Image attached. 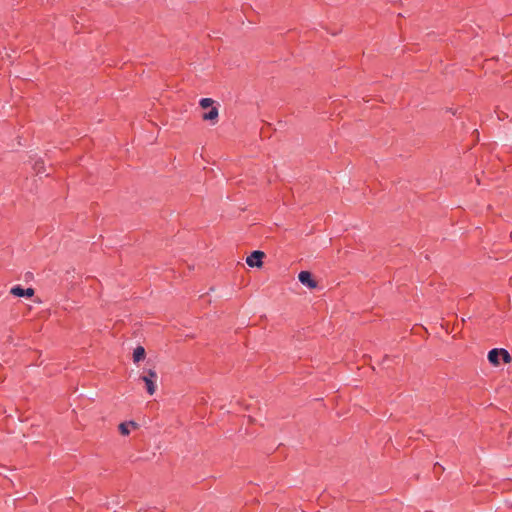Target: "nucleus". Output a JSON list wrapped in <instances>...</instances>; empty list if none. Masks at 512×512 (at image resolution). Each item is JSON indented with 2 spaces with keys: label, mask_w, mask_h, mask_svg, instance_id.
Returning a JSON list of instances; mask_svg holds the SVG:
<instances>
[{
  "label": "nucleus",
  "mask_w": 512,
  "mask_h": 512,
  "mask_svg": "<svg viewBox=\"0 0 512 512\" xmlns=\"http://www.w3.org/2000/svg\"><path fill=\"white\" fill-rule=\"evenodd\" d=\"M146 352L144 347L137 346L133 351V360L134 362H139L145 358Z\"/></svg>",
  "instance_id": "nucleus-7"
},
{
  "label": "nucleus",
  "mask_w": 512,
  "mask_h": 512,
  "mask_svg": "<svg viewBox=\"0 0 512 512\" xmlns=\"http://www.w3.org/2000/svg\"><path fill=\"white\" fill-rule=\"evenodd\" d=\"M129 426H132L133 428H136L137 427V424L134 422V421H130V422H123L119 425V431L122 435H129L130 433V430H129Z\"/></svg>",
  "instance_id": "nucleus-8"
},
{
  "label": "nucleus",
  "mask_w": 512,
  "mask_h": 512,
  "mask_svg": "<svg viewBox=\"0 0 512 512\" xmlns=\"http://www.w3.org/2000/svg\"><path fill=\"white\" fill-rule=\"evenodd\" d=\"M502 353V348H493L488 352V361L494 365L498 366L500 364V356Z\"/></svg>",
  "instance_id": "nucleus-5"
},
{
  "label": "nucleus",
  "mask_w": 512,
  "mask_h": 512,
  "mask_svg": "<svg viewBox=\"0 0 512 512\" xmlns=\"http://www.w3.org/2000/svg\"><path fill=\"white\" fill-rule=\"evenodd\" d=\"M200 106L204 109L212 106L213 100L211 98H202L199 102Z\"/></svg>",
  "instance_id": "nucleus-10"
},
{
  "label": "nucleus",
  "mask_w": 512,
  "mask_h": 512,
  "mask_svg": "<svg viewBox=\"0 0 512 512\" xmlns=\"http://www.w3.org/2000/svg\"><path fill=\"white\" fill-rule=\"evenodd\" d=\"M34 289L29 287V288H23L22 286L20 285H16L14 287L11 288L10 290V293L16 297H27V298H30L34 295Z\"/></svg>",
  "instance_id": "nucleus-4"
},
{
  "label": "nucleus",
  "mask_w": 512,
  "mask_h": 512,
  "mask_svg": "<svg viewBox=\"0 0 512 512\" xmlns=\"http://www.w3.org/2000/svg\"><path fill=\"white\" fill-rule=\"evenodd\" d=\"M44 168V163L43 161H36L35 164H34V170L37 172V173H41L42 170Z\"/></svg>",
  "instance_id": "nucleus-11"
},
{
  "label": "nucleus",
  "mask_w": 512,
  "mask_h": 512,
  "mask_svg": "<svg viewBox=\"0 0 512 512\" xmlns=\"http://www.w3.org/2000/svg\"><path fill=\"white\" fill-rule=\"evenodd\" d=\"M205 121L215 122L218 118V109L216 107H212L207 113H204L202 116Z\"/></svg>",
  "instance_id": "nucleus-6"
},
{
  "label": "nucleus",
  "mask_w": 512,
  "mask_h": 512,
  "mask_svg": "<svg viewBox=\"0 0 512 512\" xmlns=\"http://www.w3.org/2000/svg\"><path fill=\"white\" fill-rule=\"evenodd\" d=\"M140 379L145 383L147 393L153 395L156 392L157 372L153 369L145 370Z\"/></svg>",
  "instance_id": "nucleus-1"
},
{
  "label": "nucleus",
  "mask_w": 512,
  "mask_h": 512,
  "mask_svg": "<svg viewBox=\"0 0 512 512\" xmlns=\"http://www.w3.org/2000/svg\"><path fill=\"white\" fill-rule=\"evenodd\" d=\"M500 357L502 358V360H503V362H504L505 364H508V363H510V362L512 361L511 355H510V354H509V352H508L506 349H504V348H502V353H501V356H500Z\"/></svg>",
  "instance_id": "nucleus-9"
},
{
  "label": "nucleus",
  "mask_w": 512,
  "mask_h": 512,
  "mask_svg": "<svg viewBox=\"0 0 512 512\" xmlns=\"http://www.w3.org/2000/svg\"><path fill=\"white\" fill-rule=\"evenodd\" d=\"M300 283L309 289H315L318 285L317 281L313 278L312 273L309 271H301L298 275Z\"/></svg>",
  "instance_id": "nucleus-3"
},
{
  "label": "nucleus",
  "mask_w": 512,
  "mask_h": 512,
  "mask_svg": "<svg viewBox=\"0 0 512 512\" xmlns=\"http://www.w3.org/2000/svg\"><path fill=\"white\" fill-rule=\"evenodd\" d=\"M265 257V253L260 251V250H256V251H253L247 258H246V263L248 264V266L250 267H261L262 264H263V258Z\"/></svg>",
  "instance_id": "nucleus-2"
}]
</instances>
